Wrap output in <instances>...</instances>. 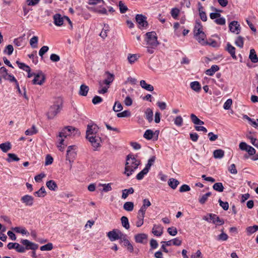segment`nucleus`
<instances>
[{
  "mask_svg": "<svg viewBox=\"0 0 258 258\" xmlns=\"http://www.w3.org/2000/svg\"><path fill=\"white\" fill-rule=\"evenodd\" d=\"M134 192V189L133 187H130L128 189H124L122 190L121 198L123 199L127 198L129 194H133Z\"/></svg>",
  "mask_w": 258,
  "mask_h": 258,
  "instance_id": "obj_28",
  "label": "nucleus"
},
{
  "mask_svg": "<svg viewBox=\"0 0 258 258\" xmlns=\"http://www.w3.org/2000/svg\"><path fill=\"white\" fill-rule=\"evenodd\" d=\"M194 35L196 39L201 44L204 45L208 44V42L206 40V35L203 31L199 30L198 32H194Z\"/></svg>",
  "mask_w": 258,
  "mask_h": 258,
  "instance_id": "obj_6",
  "label": "nucleus"
},
{
  "mask_svg": "<svg viewBox=\"0 0 258 258\" xmlns=\"http://www.w3.org/2000/svg\"><path fill=\"white\" fill-rule=\"evenodd\" d=\"M106 74H107V77L104 80V83L106 85H109L114 80V75L108 72Z\"/></svg>",
  "mask_w": 258,
  "mask_h": 258,
  "instance_id": "obj_39",
  "label": "nucleus"
},
{
  "mask_svg": "<svg viewBox=\"0 0 258 258\" xmlns=\"http://www.w3.org/2000/svg\"><path fill=\"white\" fill-rule=\"evenodd\" d=\"M249 58L253 63H256L258 62V57L255 50L253 49H250Z\"/></svg>",
  "mask_w": 258,
  "mask_h": 258,
  "instance_id": "obj_25",
  "label": "nucleus"
},
{
  "mask_svg": "<svg viewBox=\"0 0 258 258\" xmlns=\"http://www.w3.org/2000/svg\"><path fill=\"white\" fill-rule=\"evenodd\" d=\"M34 195L38 197H44L46 195L44 187L42 186L38 191L35 192Z\"/></svg>",
  "mask_w": 258,
  "mask_h": 258,
  "instance_id": "obj_43",
  "label": "nucleus"
},
{
  "mask_svg": "<svg viewBox=\"0 0 258 258\" xmlns=\"http://www.w3.org/2000/svg\"><path fill=\"white\" fill-rule=\"evenodd\" d=\"M136 20L140 25L139 28L146 27L148 23L147 21V17L142 14H137L136 16Z\"/></svg>",
  "mask_w": 258,
  "mask_h": 258,
  "instance_id": "obj_9",
  "label": "nucleus"
},
{
  "mask_svg": "<svg viewBox=\"0 0 258 258\" xmlns=\"http://www.w3.org/2000/svg\"><path fill=\"white\" fill-rule=\"evenodd\" d=\"M213 188L214 190L218 192H222L224 190V186L221 182L215 183L213 185Z\"/></svg>",
  "mask_w": 258,
  "mask_h": 258,
  "instance_id": "obj_44",
  "label": "nucleus"
},
{
  "mask_svg": "<svg viewBox=\"0 0 258 258\" xmlns=\"http://www.w3.org/2000/svg\"><path fill=\"white\" fill-rule=\"evenodd\" d=\"M224 151L222 149H217L213 152V156L216 159H221L224 156Z\"/></svg>",
  "mask_w": 258,
  "mask_h": 258,
  "instance_id": "obj_22",
  "label": "nucleus"
},
{
  "mask_svg": "<svg viewBox=\"0 0 258 258\" xmlns=\"http://www.w3.org/2000/svg\"><path fill=\"white\" fill-rule=\"evenodd\" d=\"M76 156V152L75 151L67 150L66 155V159L70 162H73Z\"/></svg>",
  "mask_w": 258,
  "mask_h": 258,
  "instance_id": "obj_23",
  "label": "nucleus"
},
{
  "mask_svg": "<svg viewBox=\"0 0 258 258\" xmlns=\"http://www.w3.org/2000/svg\"><path fill=\"white\" fill-rule=\"evenodd\" d=\"M152 233L155 236H161L163 234V227L159 225H154L152 229Z\"/></svg>",
  "mask_w": 258,
  "mask_h": 258,
  "instance_id": "obj_16",
  "label": "nucleus"
},
{
  "mask_svg": "<svg viewBox=\"0 0 258 258\" xmlns=\"http://www.w3.org/2000/svg\"><path fill=\"white\" fill-rule=\"evenodd\" d=\"M120 220L122 226L126 229H128L130 226L128 218L125 216H122Z\"/></svg>",
  "mask_w": 258,
  "mask_h": 258,
  "instance_id": "obj_42",
  "label": "nucleus"
},
{
  "mask_svg": "<svg viewBox=\"0 0 258 258\" xmlns=\"http://www.w3.org/2000/svg\"><path fill=\"white\" fill-rule=\"evenodd\" d=\"M12 148V145L9 142H7L0 144V149L4 153L8 152Z\"/></svg>",
  "mask_w": 258,
  "mask_h": 258,
  "instance_id": "obj_20",
  "label": "nucleus"
},
{
  "mask_svg": "<svg viewBox=\"0 0 258 258\" xmlns=\"http://www.w3.org/2000/svg\"><path fill=\"white\" fill-rule=\"evenodd\" d=\"M256 231H258V226L257 225L249 226L246 228V231L248 235H250L254 233Z\"/></svg>",
  "mask_w": 258,
  "mask_h": 258,
  "instance_id": "obj_35",
  "label": "nucleus"
},
{
  "mask_svg": "<svg viewBox=\"0 0 258 258\" xmlns=\"http://www.w3.org/2000/svg\"><path fill=\"white\" fill-rule=\"evenodd\" d=\"M140 164V160L137 159L134 155H128L126 157L124 173L127 176H130L138 168Z\"/></svg>",
  "mask_w": 258,
  "mask_h": 258,
  "instance_id": "obj_2",
  "label": "nucleus"
},
{
  "mask_svg": "<svg viewBox=\"0 0 258 258\" xmlns=\"http://www.w3.org/2000/svg\"><path fill=\"white\" fill-rule=\"evenodd\" d=\"M220 206L225 211L229 209V204L227 202H223L221 199L218 201Z\"/></svg>",
  "mask_w": 258,
  "mask_h": 258,
  "instance_id": "obj_61",
  "label": "nucleus"
},
{
  "mask_svg": "<svg viewBox=\"0 0 258 258\" xmlns=\"http://www.w3.org/2000/svg\"><path fill=\"white\" fill-rule=\"evenodd\" d=\"M13 46L12 45L9 44L6 47L4 51V52L5 53L9 55H10L13 53Z\"/></svg>",
  "mask_w": 258,
  "mask_h": 258,
  "instance_id": "obj_57",
  "label": "nucleus"
},
{
  "mask_svg": "<svg viewBox=\"0 0 258 258\" xmlns=\"http://www.w3.org/2000/svg\"><path fill=\"white\" fill-rule=\"evenodd\" d=\"M203 9L204 8L202 6L199 8V15L201 19L203 21L206 22L207 20V17L206 13L203 11Z\"/></svg>",
  "mask_w": 258,
  "mask_h": 258,
  "instance_id": "obj_37",
  "label": "nucleus"
},
{
  "mask_svg": "<svg viewBox=\"0 0 258 258\" xmlns=\"http://www.w3.org/2000/svg\"><path fill=\"white\" fill-rule=\"evenodd\" d=\"M146 37L145 40L146 45L148 46H152V47H157L159 44L157 40V36L155 32L152 31L147 32L145 34Z\"/></svg>",
  "mask_w": 258,
  "mask_h": 258,
  "instance_id": "obj_4",
  "label": "nucleus"
},
{
  "mask_svg": "<svg viewBox=\"0 0 258 258\" xmlns=\"http://www.w3.org/2000/svg\"><path fill=\"white\" fill-rule=\"evenodd\" d=\"M122 109H123V107H122L121 104L118 101H116L114 103L113 107V110L115 112H118V111H121Z\"/></svg>",
  "mask_w": 258,
  "mask_h": 258,
  "instance_id": "obj_51",
  "label": "nucleus"
},
{
  "mask_svg": "<svg viewBox=\"0 0 258 258\" xmlns=\"http://www.w3.org/2000/svg\"><path fill=\"white\" fill-rule=\"evenodd\" d=\"M212 195L211 192H207L206 194L202 195L199 199V202L201 204H204L207 201L208 198Z\"/></svg>",
  "mask_w": 258,
  "mask_h": 258,
  "instance_id": "obj_36",
  "label": "nucleus"
},
{
  "mask_svg": "<svg viewBox=\"0 0 258 258\" xmlns=\"http://www.w3.org/2000/svg\"><path fill=\"white\" fill-rule=\"evenodd\" d=\"M89 91L88 86L83 84L80 86V90H79V95L83 96H87L88 92Z\"/></svg>",
  "mask_w": 258,
  "mask_h": 258,
  "instance_id": "obj_30",
  "label": "nucleus"
},
{
  "mask_svg": "<svg viewBox=\"0 0 258 258\" xmlns=\"http://www.w3.org/2000/svg\"><path fill=\"white\" fill-rule=\"evenodd\" d=\"M20 242L23 245H25V248L26 250L31 249L33 250H35L38 248V245L35 243L30 241L27 239H22Z\"/></svg>",
  "mask_w": 258,
  "mask_h": 258,
  "instance_id": "obj_8",
  "label": "nucleus"
},
{
  "mask_svg": "<svg viewBox=\"0 0 258 258\" xmlns=\"http://www.w3.org/2000/svg\"><path fill=\"white\" fill-rule=\"evenodd\" d=\"M155 133H153V131L151 130H147L144 133L143 137L144 138L148 140H150L154 138Z\"/></svg>",
  "mask_w": 258,
  "mask_h": 258,
  "instance_id": "obj_29",
  "label": "nucleus"
},
{
  "mask_svg": "<svg viewBox=\"0 0 258 258\" xmlns=\"http://www.w3.org/2000/svg\"><path fill=\"white\" fill-rule=\"evenodd\" d=\"M12 230L17 233H21L23 235L27 234V233L29 234L26 229L24 227H15L13 228Z\"/></svg>",
  "mask_w": 258,
  "mask_h": 258,
  "instance_id": "obj_40",
  "label": "nucleus"
},
{
  "mask_svg": "<svg viewBox=\"0 0 258 258\" xmlns=\"http://www.w3.org/2000/svg\"><path fill=\"white\" fill-rule=\"evenodd\" d=\"M121 231L117 229H114L107 233V236L111 241H114L119 239V233Z\"/></svg>",
  "mask_w": 258,
  "mask_h": 258,
  "instance_id": "obj_10",
  "label": "nucleus"
},
{
  "mask_svg": "<svg viewBox=\"0 0 258 258\" xmlns=\"http://www.w3.org/2000/svg\"><path fill=\"white\" fill-rule=\"evenodd\" d=\"M190 88L197 92H199L201 90V85L198 81L192 82L190 84Z\"/></svg>",
  "mask_w": 258,
  "mask_h": 258,
  "instance_id": "obj_21",
  "label": "nucleus"
},
{
  "mask_svg": "<svg viewBox=\"0 0 258 258\" xmlns=\"http://www.w3.org/2000/svg\"><path fill=\"white\" fill-rule=\"evenodd\" d=\"M16 63L20 69L25 71H30V67L28 66L25 64L24 63L21 62L19 61H17Z\"/></svg>",
  "mask_w": 258,
  "mask_h": 258,
  "instance_id": "obj_49",
  "label": "nucleus"
},
{
  "mask_svg": "<svg viewBox=\"0 0 258 258\" xmlns=\"http://www.w3.org/2000/svg\"><path fill=\"white\" fill-rule=\"evenodd\" d=\"M226 50L230 54L231 57L234 59H236V56L235 55V48L231 44L228 43L227 44L226 46Z\"/></svg>",
  "mask_w": 258,
  "mask_h": 258,
  "instance_id": "obj_18",
  "label": "nucleus"
},
{
  "mask_svg": "<svg viewBox=\"0 0 258 258\" xmlns=\"http://www.w3.org/2000/svg\"><path fill=\"white\" fill-rule=\"evenodd\" d=\"M174 122L177 126H181L183 124L182 118L181 116H178L175 118Z\"/></svg>",
  "mask_w": 258,
  "mask_h": 258,
  "instance_id": "obj_62",
  "label": "nucleus"
},
{
  "mask_svg": "<svg viewBox=\"0 0 258 258\" xmlns=\"http://www.w3.org/2000/svg\"><path fill=\"white\" fill-rule=\"evenodd\" d=\"M214 22L218 25H223L225 24L226 20L223 17H219L215 20Z\"/></svg>",
  "mask_w": 258,
  "mask_h": 258,
  "instance_id": "obj_64",
  "label": "nucleus"
},
{
  "mask_svg": "<svg viewBox=\"0 0 258 258\" xmlns=\"http://www.w3.org/2000/svg\"><path fill=\"white\" fill-rule=\"evenodd\" d=\"M156 160V157L153 156L151 157L148 161L147 164L146 165L145 168H147V169L149 170L151 166L154 164Z\"/></svg>",
  "mask_w": 258,
  "mask_h": 258,
  "instance_id": "obj_58",
  "label": "nucleus"
},
{
  "mask_svg": "<svg viewBox=\"0 0 258 258\" xmlns=\"http://www.w3.org/2000/svg\"><path fill=\"white\" fill-rule=\"evenodd\" d=\"M131 115V112L129 110H124L121 112L118 113L117 114V116L118 117H126L130 116Z\"/></svg>",
  "mask_w": 258,
  "mask_h": 258,
  "instance_id": "obj_53",
  "label": "nucleus"
},
{
  "mask_svg": "<svg viewBox=\"0 0 258 258\" xmlns=\"http://www.w3.org/2000/svg\"><path fill=\"white\" fill-rule=\"evenodd\" d=\"M145 115L146 119L149 122L153 121V112L151 108H148L146 109L145 111Z\"/></svg>",
  "mask_w": 258,
  "mask_h": 258,
  "instance_id": "obj_32",
  "label": "nucleus"
},
{
  "mask_svg": "<svg viewBox=\"0 0 258 258\" xmlns=\"http://www.w3.org/2000/svg\"><path fill=\"white\" fill-rule=\"evenodd\" d=\"M4 79L6 80H8L10 82H17V80L15 78V77L11 74H8L6 76H4Z\"/></svg>",
  "mask_w": 258,
  "mask_h": 258,
  "instance_id": "obj_59",
  "label": "nucleus"
},
{
  "mask_svg": "<svg viewBox=\"0 0 258 258\" xmlns=\"http://www.w3.org/2000/svg\"><path fill=\"white\" fill-rule=\"evenodd\" d=\"M49 49V47L47 46H42L39 51V55L43 57V55Z\"/></svg>",
  "mask_w": 258,
  "mask_h": 258,
  "instance_id": "obj_63",
  "label": "nucleus"
},
{
  "mask_svg": "<svg viewBox=\"0 0 258 258\" xmlns=\"http://www.w3.org/2000/svg\"><path fill=\"white\" fill-rule=\"evenodd\" d=\"M145 217V216L138 214V221L136 222V226L138 227H141L144 223V218Z\"/></svg>",
  "mask_w": 258,
  "mask_h": 258,
  "instance_id": "obj_48",
  "label": "nucleus"
},
{
  "mask_svg": "<svg viewBox=\"0 0 258 258\" xmlns=\"http://www.w3.org/2000/svg\"><path fill=\"white\" fill-rule=\"evenodd\" d=\"M54 24L57 26H60L63 25L64 17H62L59 14H56L53 16Z\"/></svg>",
  "mask_w": 258,
  "mask_h": 258,
  "instance_id": "obj_15",
  "label": "nucleus"
},
{
  "mask_svg": "<svg viewBox=\"0 0 258 258\" xmlns=\"http://www.w3.org/2000/svg\"><path fill=\"white\" fill-rule=\"evenodd\" d=\"M149 170L147 169V168H144L141 172H140L136 176V178L138 180L142 179L144 176L146 175L148 172Z\"/></svg>",
  "mask_w": 258,
  "mask_h": 258,
  "instance_id": "obj_41",
  "label": "nucleus"
},
{
  "mask_svg": "<svg viewBox=\"0 0 258 258\" xmlns=\"http://www.w3.org/2000/svg\"><path fill=\"white\" fill-rule=\"evenodd\" d=\"M109 27L108 25H104V27L102 31L101 32L100 34V36L103 38L105 39L107 36V32L109 31Z\"/></svg>",
  "mask_w": 258,
  "mask_h": 258,
  "instance_id": "obj_50",
  "label": "nucleus"
},
{
  "mask_svg": "<svg viewBox=\"0 0 258 258\" xmlns=\"http://www.w3.org/2000/svg\"><path fill=\"white\" fill-rule=\"evenodd\" d=\"M219 70V67L217 65H213L211 67L206 71L205 73L207 75L212 76L215 72Z\"/></svg>",
  "mask_w": 258,
  "mask_h": 258,
  "instance_id": "obj_19",
  "label": "nucleus"
},
{
  "mask_svg": "<svg viewBox=\"0 0 258 258\" xmlns=\"http://www.w3.org/2000/svg\"><path fill=\"white\" fill-rule=\"evenodd\" d=\"M134 207V203L132 202H126L123 205V209L128 212L132 211Z\"/></svg>",
  "mask_w": 258,
  "mask_h": 258,
  "instance_id": "obj_33",
  "label": "nucleus"
},
{
  "mask_svg": "<svg viewBox=\"0 0 258 258\" xmlns=\"http://www.w3.org/2000/svg\"><path fill=\"white\" fill-rule=\"evenodd\" d=\"M63 101L61 98H57L53 104L50 106L47 113V117L49 119H52L59 113L62 109Z\"/></svg>",
  "mask_w": 258,
  "mask_h": 258,
  "instance_id": "obj_3",
  "label": "nucleus"
},
{
  "mask_svg": "<svg viewBox=\"0 0 258 258\" xmlns=\"http://www.w3.org/2000/svg\"><path fill=\"white\" fill-rule=\"evenodd\" d=\"M235 43L237 46L240 48H242L244 44L243 37L241 36H238L236 39Z\"/></svg>",
  "mask_w": 258,
  "mask_h": 258,
  "instance_id": "obj_56",
  "label": "nucleus"
},
{
  "mask_svg": "<svg viewBox=\"0 0 258 258\" xmlns=\"http://www.w3.org/2000/svg\"><path fill=\"white\" fill-rule=\"evenodd\" d=\"M111 183H107V184H101V183H100L99 184V186H103V188L102 189H100V190L102 191H105V192H108V191H111L112 190V188L111 187Z\"/></svg>",
  "mask_w": 258,
  "mask_h": 258,
  "instance_id": "obj_47",
  "label": "nucleus"
},
{
  "mask_svg": "<svg viewBox=\"0 0 258 258\" xmlns=\"http://www.w3.org/2000/svg\"><path fill=\"white\" fill-rule=\"evenodd\" d=\"M8 158L7 159V161L8 162H11L13 161H18L20 160V158L14 153H9L8 154Z\"/></svg>",
  "mask_w": 258,
  "mask_h": 258,
  "instance_id": "obj_34",
  "label": "nucleus"
},
{
  "mask_svg": "<svg viewBox=\"0 0 258 258\" xmlns=\"http://www.w3.org/2000/svg\"><path fill=\"white\" fill-rule=\"evenodd\" d=\"M71 130H72V126H67L62 129L59 133L58 136L63 139L62 138H66L67 136L72 135Z\"/></svg>",
  "mask_w": 258,
  "mask_h": 258,
  "instance_id": "obj_14",
  "label": "nucleus"
},
{
  "mask_svg": "<svg viewBox=\"0 0 258 258\" xmlns=\"http://www.w3.org/2000/svg\"><path fill=\"white\" fill-rule=\"evenodd\" d=\"M138 58V56L137 54H129V55L127 56V59L128 60V62L132 64L134 63Z\"/></svg>",
  "mask_w": 258,
  "mask_h": 258,
  "instance_id": "obj_52",
  "label": "nucleus"
},
{
  "mask_svg": "<svg viewBox=\"0 0 258 258\" xmlns=\"http://www.w3.org/2000/svg\"><path fill=\"white\" fill-rule=\"evenodd\" d=\"M140 85L143 89L149 91H153L154 90V87L152 85L148 84L145 80H141L140 81Z\"/></svg>",
  "mask_w": 258,
  "mask_h": 258,
  "instance_id": "obj_24",
  "label": "nucleus"
},
{
  "mask_svg": "<svg viewBox=\"0 0 258 258\" xmlns=\"http://www.w3.org/2000/svg\"><path fill=\"white\" fill-rule=\"evenodd\" d=\"M148 236L145 233L137 234L135 236V239L136 242L143 243L144 240H147Z\"/></svg>",
  "mask_w": 258,
  "mask_h": 258,
  "instance_id": "obj_17",
  "label": "nucleus"
},
{
  "mask_svg": "<svg viewBox=\"0 0 258 258\" xmlns=\"http://www.w3.org/2000/svg\"><path fill=\"white\" fill-rule=\"evenodd\" d=\"M46 184L47 187L51 190L55 191L57 188V185L54 180H49L46 182Z\"/></svg>",
  "mask_w": 258,
  "mask_h": 258,
  "instance_id": "obj_27",
  "label": "nucleus"
},
{
  "mask_svg": "<svg viewBox=\"0 0 258 258\" xmlns=\"http://www.w3.org/2000/svg\"><path fill=\"white\" fill-rule=\"evenodd\" d=\"M38 37L36 36H33L30 40V44L33 48H36L38 47Z\"/></svg>",
  "mask_w": 258,
  "mask_h": 258,
  "instance_id": "obj_38",
  "label": "nucleus"
},
{
  "mask_svg": "<svg viewBox=\"0 0 258 258\" xmlns=\"http://www.w3.org/2000/svg\"><path fill=\"white\" fill-rule=\"evenodd\" d=\"M229 27L230 31L232 33L238 34L240 32V26L237 21H233L230 23Z\"/></svg>",
  "mask_w": 258,
  "mask_h": 258,
  "instance_id": "obj_11",
  "label": "nucleus"
},
{
  "mask_svg": "<svg viewBox=\"0 0 258 258\" xmlns=\"http://www.w3.org/2000/svg\"><path fill=\"white\" fill-rule=\"evenodd\" d=\"M190 119L192 122L197 125H202L204 124V122L200 120L195 114H191Z\"/></svg>",
  "mask_w": 258,
  "mask_h": 258,
  "instance_id": "obj_31",
  "label": "nucleus"
},
{
  "mask_svg": "<svg viewBox=\"0 0 258 258\" xmlns=\"http://www.w3.org/2000/svg\"><path fill=\"white\" fill-rule=\"evenodd\" d=\"M37 133V130H36L35 126L33 125L31 128H29L25 131V134L27 136H31L36 134Z\"/></svg>",
  "mask_w": 258,
  "mask_h": 258,
  "instance_id": "obj_45",
  "label": "nucleus"
},
{
  "mask_svg": "<svg viewBox=\"0 0 258 258\" xmlns=\"http://www.w3.org/2000/svg\"><path fill=\"white\" fill-rule=\"evenodd\" d=\"M167 232L171 236H175L177 234V230L174 227H169Z\"/></svg>",
  "mask_w": 258,
  "mask_h": 258,
  "instance_id": "obj_60",
  "label": "nucleus"
},
{
  "mask_svg": "<svg viewBox=\"0 0 258 258\" xmlns=\"http://www.w3.org/2000/svg\"><path fill=\"white\" fill-rule=\"evenodd\" d=\"M246 137L250 140V143L258 149V140L249 135H247Z\"/></svg>",
  "mask_w": 258,
  "mask_h": 258,
  "instance_id": "obj_54",
  "label": "nucleus"
},
{
  "mask_svg": "<svg viewBox=\"0 0 258 258\" xmlns=\"http://www.w3.org/2000/svg\"><path fill=\"white\" fill-rule=\"evenodd\" d=\"M239 149L242 151H246L249 155L251 156L255 154V150L252 147L247 145L245 142H242L239 145Z\"/></svg>",
  "mask_w": 258,
  "mask_h": 258,
  "instance_id": "obj_7",
  "label": "nucleus"
},
{
  "mask_svg": "<svg viewBox=\"0 0 258 258\" xmlns=\"http://www.w3.org/2000/svg\"><path fill=\"white\" fill-rule=\"evenodd\" d=\"M44 80L45 76L43 73L40 72L35 75L34 78L32 80V83L33 84H38L41 85L44 83Z\"/></svg>",
  "mask_w": 258,
  "mask_h": 258,
  "instance_id": "obj_12",
  "label": "nucleus"
},
{
  "mask_svg": "<svg viewBox=\"0 0 258 258\" xmlns=\"http://www.w3.org/2000/svg\"><path fill=\"white\" fill-rule=\"evenodd\" d=\"M118 6L121 14L125 13L128 10L127 7L121 1L119 2Z\"/></svg>",
  "mask_w": 258,
  "mask_h": 258,
  "instance_id": "obj_55",
  "label": "nucleus"
},
{
  "mask_svg": "<svg viewBox=\"0 0 258 258\" xmlns=\"http://www.w3.org/2000/svg\"><path fill=\"white\" fill-rule=\"evenodd\" d=\"M203 219L209 222L212 221L213 223L217 225H222L224 223L223 219H221L217 215L214 214H209L207 216H205Z\"/></svg>",
  "mask_w": 258,
  "mask_h": 258,
  "instance_id": "obj_5",
  "label": "nucleus"
},
{
  "mask_svg": "<svg viewBox=\"0 0 258 258\" xmlns=\"http://www.w3.org/2000/svg\"><path fill=\"white\" fill-rule=\"evenodd\" d=\"M98 130V126L96 124H92L88 125L86 131V138L91 143L95 150L100 146L101 142V138L96 135Z\"/></svg>",
  "mask_w": 258,
  "mask_h": 258,
  "instance_id": "obj_1",
  "label": "nucleus"
},
{
  "mask_svg": "<svg viewBox=\"0 0 258 258\" xmlns=\"http://www.w3.org/2000/svg\"><path fill=\"white\" fill-rule=\"evenodd\" d=\"M53 248V244L52 243L49 242L45 245H42L40 247L41 251H49Z\"/></svg>",
  "mask_w": 258,
  "mask_h": 258,
  "instance_id": "obj_46",
  "label": "nucleus"
},
{
  "mask_svg": "<svg viewBox=\"0 0 258 258\" xmlns=\"http://www.w3.org/2000/svg\"><path fill=\"white\" fill-rule=\"evenodd\" d=\"M21 201L25 204V206H32L33 204L34 198L31 196L26 195L21 198Z\"/></svg>",
  "mask_w": 258,
  "mask_h": 258,
  "instance_id": "obj_13",
  "label": "nucleus"
},
{
  "mask_svg": "<svg viewBox=\"0 0 258 258\" xmlns=\"http://www.w3.org/2000/svg\"><path fill=\"white\" fill-rule=\"evenodd\" d=\"M168 184L171 188L175 189L179 184V182L177 179L171 178L169 179Z\"/></svg>",
  "mask_w": 258,
  "mask_h": 258,
  "instance_id": "obj_26",
  "label": "nucleus"
}]
</instances>
